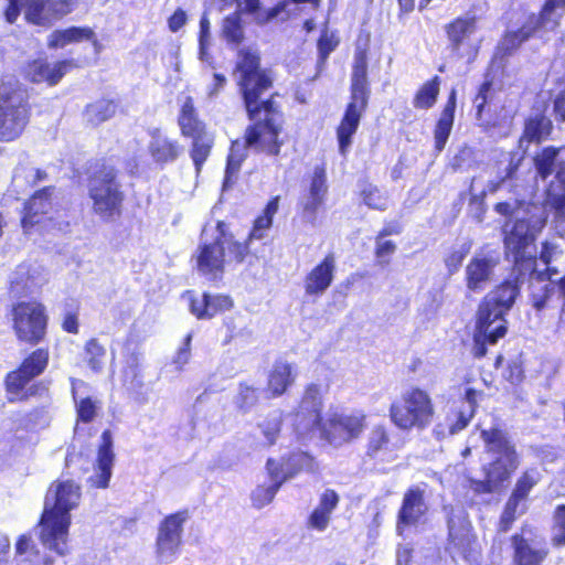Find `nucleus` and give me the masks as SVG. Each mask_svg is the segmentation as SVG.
Returning a JSON list of instances; mask_svg holds the SVG:
<instances>
[{
	"label": "nucleus",
	"mask_w": 565,
	"mask_h": 565,
	"mask_svg": "<svg viewBox=\"0 0 565 565\" xmlns=\"http://www.w3.org/2000/svg\"><path fill=\"white\" fill-rule=\"evenodd\" d=\"M278 490L279 483H271L270 486L258 484L250 494L253 507L262 509L269 504L274 500Z\"/></svg>",
	"instance_id": "3c124183"
},
{
	"label": "nucleus",
	"mask_w": 565,
	"mask_h": 565,
	"mask_svg": "<svg viewBox=\"0 0 565 565\" xmlns=\"http://www.w3.org/2000/svg\"><path fill=\"white\" fill-rule=\"evenodd\" d=\"M429 507L426 502L424 489L418 486L408 487L402 498L397 510L395 530L398 535L426 523Z\"/></svg>",
	"instance_id": "a211bd4d"
},
{
	"label": "nucleus",
	"mask_w": 565,
	"mask_h": 565,
	"mask_svg": "<svg viewBox=\"0 0 565 565\" xmlns=\"http://www.w3.org/2000/svg\"><path fill=\"white\" fill-rule=\"evenodd\" d=\"M495 262L490 257H472L466 266L465 281L470 292H481L491 279Z\"/></svg>",
	"instance_id": "2f4dec72"
},
{
	"label": "nucleus",
	"mask_w": 565,
	"mask_h": 565,
	"mask_svg": "<svg viewBox=\"0 0 565 565\" xmlns=\"http://www.w3.org/2000/svg\"><path fill=\"white\" fill-rule=\"evenodd\" d=\"M535 33V26H531L529 22L515 31L505 32L502 40L504 54H510L519 49L524 42L532 38Z\"/></svg>",
	"instance_id": "79ce46f5"
},
{
	"label": "nucleus",
	"mask_w": 565,
	"mask_h": 565,
	"mask_svg": "<svg viewBox=\"0 0 565 565\" xmlns=\"http://www.w3.org/2000/svg\"><path fill=\"white\" fill-rule=\"evenodd\" d=\"M234 306L228 295L203 292L201 298L191 297L189 301L190 312L199 320L212 319L231 310Z\"/></svg>",
	"instance_id": "c85d7f7f"
},
{
	"label": "nucleus",
	"mask_w": 565,
	"mask_h": 565,
	"mask_svg": "<svg viewBox=\"0 0 565 565\" xmlns=\"http://www.w3.org/2000/svg\"><path fill=\"white\" fill-rule=\"evenodd\" d=\"M513 550L512 565H543L550 551L545 547L536 548L522 533H514L510 537Z\"/></svg>",
	"instance_id": "473e14b6"
},
{
	"label": "nucleus",
	"mask_w": 565,
	"mask_h": 565,
	"mask_svg": "<svg viewBox=\"0 0 565 565\" xmlns=\"http://www.w3.org/2000/svg\"><path fill=\"white\" fill-rule=\"evenodd\" d=\"M394 447L391 441V433L386 425H374L367 434L365 457L372 461H390Z\"/></svg>",
	"instance_id": "7c9ffc66"
},
{
	"label": "nucleus",
	"mask_w": 565,
	"mask_h": 565,
	"mask_svg": "<svg viewBox=\"0 0 565 565\" xmlns=\"http://www.w3.org/2000/svg\"><path fill=\"white\" fill-rule=\"evenodd\" d=\"M436 407L429 392L411 386L394 399L388 408L392 424L403 431L425 430L435 418Z\"/></svg>",
	"instance_id": "6e6552de"
},
{
	"label": "nucleus",
	"mask_w": 565,
	"mask_h": 565,
	"mask_svg": "<svg viewBox=\"0 0 565 565\" xmlns=\"http://www.w3.org/2000/svg\"><path fill=\"white\" fill-rule=\"evenodd\" d=\"M360 196L363 203L372 210L385 211L387 207L385 198L375 185L366 184L361 190Z\"/></svg>",
	"instance_id": "603ef678"
},
{
	"label": "nucleus",
	"mask_w": 565,
	"mask_h": 565,
	"mask_svg": "<svg viewBox=\"0 0 565 565\" xmlns=\"http://www.w3.org/2000/svg\"><path fill=\"white\" fill-rule=\"evenodd\" d=\"M296 377L297 371L291 363L276 360L267 375L266 397L270 399L281 397L295 384Z\"/></svg>",
	"instance_id": "cd10ccee"
},
{
	"label": "nucleus",
	"mask_w": 565,
	"mask_h": 565,
	"mask_svg": "<svg viewBox=\"0 0 565 565\" xmlns=\"http://www.w3.org/2000/svg\"><path fill=\"white\" fill-rule=\"evenodd\" d=\"M61 328L68 334H78L79 332V307L76 306L63 313Z\"/></svg>",
	"instance_id": "13d9d810"
},
{
	"label": "nucleus",
	"mask_w": 565,
	"mask_h": 565,
	"mask_svg": "<svg viewBox=\"0 0 565 565\" xmlns=\"http://www.w3.org/2000/svg\"><path fill=\"white\" fill-rule=\"evenodd\" d=\"M328 193L327 171L324 164L316 166L310 179L308 196L326 200Z\"/></svg>",
	"instance_id": "09e8293b"
},
{
	"label": "nucleus",
	"mask_w": 565,
	"mask_h": 565,
	"mask_svg": "<svg viewBox=\"0 0 565 565\" xmlns=\"http://www.w3.org/2000/svg\"><path fill=\"white\" fill-rule=\"evenodd\" d=\"M340 39L335 32L322 30L317 40L318 62L324 64L330 54L339 46Z\"/></svg>",
	"instance_id": "de8ad7c7"
},
{
	"label": "nucleus",
	"mask_w": 565,
	"mask_h": 565,
	"mask_svg": "<svg viewBox=\"0 0 565 565\" xmlns=\"http://www.w3.org/2000/svg\"><path fill=\"white\" fill-rule=\"evenodd\" d=\"M186 21L188 17L185 11L181 8H178L168 18V28L171 32L175 33L186 24Z\"/></svg>",
	"instance_id": "338daca9"
},
{
	"label": "nucleus",
	"mask_w": 565,
	"mask_h": 565,
	"mask_svg": "<svg viewBox=\"0 0 565 565\" xmlns=\"http://www.w3.org/2000/svg\"><path fill=\"white\" fill-rule=\"evenodd\" d=\"M374 241H375V246H374L373 253H374L375 265H377L382 268L387 267L391 264L393 256L397 250V245L392 239L380 238L376 236H375Z\"/></svg>",
	"instance_id": "c03bdc74"
},
{
	"label": "nucleus",
	"mask_w": 565,
	"mask_h": 565,
	"mask_svg": "<svg viewBox=\"0 0 565 565\" xmlns=\"http://www.w3.org/2000/svg\"><path fill=\"white\" fill-rule=\"evenodd\" d=\"M56 188L45 185L35 190L24 200L20 212V226L24 234H31L35 230H49L56 226L54 212Z\"/></svg>",
	"instance_id": "f8f14e48"
},
{
	"label": "nucleus",
	"mask_w": 565,
	"mask_h": 565,
	"mask_svg": "<svg viewBox=\"0 0 565 565\" xmlns=\"http://www.w3.org/2000/svg\"><path fill=\"white\" fill-rule=\"evenodd\" d=\"M32 116L30 94L17 85L0 95V141L11 142L24 132Z\"/></svg>",
	"instance_id": "9b49d317"
},
{
	"label": "nucleus",
	"mask_w": 565,
	"mask_h": 565,
	"mask_svg": "<svg viewBox=\"0 0 565 565\" xmlns=\"http://www.w3.org/2000/svg\"><path fill=\"white\" fill-rule=\"evenodd\" d=\"M249 241L250 239L247 238V241L245 242H238L235 241L234 236L232 235V238L225 242V244H227L231 260H233L236 264H241L245 260V258L249 254Z\"/></svg>",
	"instance_id": "6e6d98bb"
},
{
	"label": "nucleus",
	"mask_w": 565,
	"mask_h": 565,
	"mask_svg": "<svg viewBox=\"0 0 565 565\" xmlns=\"http://www.w3.org/2000/svg\"><path fill=\"white\" fill-rule=\"evenodd\" d=\"M119 174V170L105 160L93 163L87 173V192L93 212L106 222L117 220L122 214L126 195Z\"/></svg>",
	"instance_id": "0eeeda50"
},
{
	"label": "nucleus",
	"mask_w": 565,
	"mask_h": 565,
	"mask_svg": "<svg viewBox=\"0 0 565 565\" xmlns=\"http://www.w3.org/2000/svg\"><path fill=\"white\" fill-rule=\"evenodd\" d=\"M233 76L249 124L243 139L245 145L258 153L278 157L284 146L281 134L285 114L276 100L278 93H271L275 78L270 68L263 67L258 49L244 46L237 50Z\"/></svg>",
	"instance_id": "f257e3e1"
},
{
	"label": "nucleus",
	"mask_w": 565,
	"mask_h": 565,
	"mask_svg": "<svg viewBox=\"0 0 565 565\" xmlns=\"http://www.w3.org/2000/svg\"><path fill=\"white\" fill-rule=\"evenodd\" d=\"M106 355L107 349L99 338L92 337L85 341L82 351V359L92 372H102Z\"/></svg>",
	"instance_id": "4c0bfd02"
},
{
	"label": "nucleus",
	"mask_w": 565,
	"mask_h": 565,
	"mask_svg": "<svg viewBox=\"0 0 565 565\" xmlns=\"http://www.w3.org/2000/svg\"><path fill=\"white\" fill-rule=\"evenodd\" d=\"M331 520V514L318 509L317 507L312 510L307 520V525L310 529L317 531H324Z\"/></svg>",
	"instance_id": "680f3d73"
},
{
	"label": "nucleus",
	"mask_w": 565,
	"mask_h": 565,
	"mask_svg": "<svg viewBox=\"0 0 565 565\" xmlns=\"http://www.w3.org/2000/svg\"><path fill=\"white\" fill-rule=\"evenodd\" d=\"M475 414L476 413L470 409L467 413L458 412L455 422L449 426V433L455 435L463 430L466 427H468Z\"/></svg>",
	"instance_id": "69168bd1"
},
{
	"label": "nucleus",
	"mask_w": 565,
	"mask_h": 565,
	"mask_svg": "<svg viewBox=\"0 0 565 565\" xmlns=\"http://www.w3.org/2000/svg\"><path fill=\"white\" fill-rule=\"evenodd\" d=\"M323 199H317L308 196L307 200L301 204V216L305 221L310 224H315L317 221L318 212L324 204Z\"/></svg>",
	"instance_id": "4d7b16f0"
},
{
	"label": "nucleus",
	"mask_w": 565,
	"mask_h": 565,
	"mask_svg": "<svg viewBox=\"0 0 565 565\" xmlns=\"http://www.w3.org/2000/svg\"><path fill=\"white\" fill-rule=\"evenodd\" d=\"M90 41L97 43L94 30L89 26H70L53 31L47 38L49 49H62L71 43Z\"/></svg>",
	"instance_id": "f704fd0d"
},
{
	"label": "nucleus",
	"mask_w": 565,
	"mask_h": 565,
	"mask_svg": "<svg viewBox=\"0 0 565 565\" xmlns=\"http://www.w3.org/2000/svg\"><path fill=\"white\" fill-rule=\"evenodd\" d=\"M116 114V104L111 99H98L85 107V116L92 126H98Z\"/></svg>",
	"instance_id": "ea45409f"
},
{
	"label": "nucleus",
	"mask_w": 565,
	"mask_h": 565,
	"mask_svg": "<svg viewBox=\"0 0 565 565\" xmlns=\"http://www.w3.org/2000/svg\"><path fill=\"white\" fill-rule=\"evenodd\" d=\"M217 236L212 242L199 244L192 258L198 273L209 281L222 280L225 273V242L232 238L224 221L216 222Z\"/></svg>",
	"instance_id": "2eb2a0df"
},
{
	"label": "nucleus",
	"mask_w": 565,
	"mask_h": 565,
	"mask_svg": "<svg viewBox=\"0 0 565 565\" xmlns=\"http://www.w3.org/2000/svg\"><path fill=\"white\" fill-rule=\"evenodd\" d=\"M113 446L114 441L110 429L103 430L94 463L95 475L88 479L90 487L96 489H106L109 487L115 461Z\"/></svg>",
	"instance_id": "393cba45"
},
{
	"label": "nucleus",
	"mask_w": 565,
	"mask_h": 565,
	"mask_svg": "<svg viewBox=\"0 0 565 565\" xmlns=\"http://www.w3.org/2000/svg\"><path fill=\"white\" fill-rule=\"evenodd\" d=\"M19 363L3 376L2 385L9 404H21L47 392L42 381H36L49 369L51 352L47 345L32 347Z\"/></svg>",
	"instance_id": "423d86ee"
},
{
	"label": "nucleus",
	"mask_w": 565,
	"mask_h": 565,
	"mask_svg": "<svg viewBox=\"0 0 565 565\" xmlns=\"http://www.w3.org/2000/svg\"><path fill=\"white\" fill-rule=\"evenodd\" d=\"M243 13V9H237L223 19L221 33L230 44L239 45L245 40Z\"/></svg>",
	"instance_id": "58836bf2"
},
{
	"label": "nucleus",
	"mask_w": 565,
	"mask_h": 565,
	"mask_svg": "<svg viewBox=\"0 0 565 565\" xmlns=\"http://www.w3.org/2000/svg\"><path fill=\"white\" fill-rule=\"evenodd\" d=\"M367 426V416L362 411L351 413L334 412L320 427V438L333 447L353 443L362 437Z\"/></svg>",
	"instance_id": "ddd939ff"
},
{
	"label": "nucleus",
	"mask_w": 565,
	"mask_h": 565,
	"mask_svg": "<svg viewBox=\"0 0 565 565\" xmlns=\"http://www.w3.org/2000/svg\"><path fill=\"white\" fill-rule=\"evenodd\" d=\"M551 543L554 547L565 546V504H558L553 511V535Z\"/></svg>",
	"instance_id": "8fccbe9b"
},
{
	"label": "nucleus",
	"mask_w": 565,
	"mask_h": 565,
	"mask_svg": "<svg viewBox=\"0 0 565 565\" xmlns=\"http://www.w3.org/2000/svg\"><path fill=\"white\" fill-rule=\"evenodd\" d=\"M337 270L333 253H328L303 277V290L307 297H320L332 285Z\"/></svg>",
	"instance_id": "b1692460"
},
{
	"label": "nucleus",
	"mask_w": 565,
	"mask_h": 565,
	"mask_svg": "<svg viewBox=\"0 0 565 565\" xmlns=\"http://www.w3.org/2000/svg\"><path fill=\"white\" fill-rule=\"evenodd\" d=\"M477 25L478 18L476 15H459L445 24L444 31L451 53L461 56V51L468 44L471 34L477 31Z\"/></svg>",
	"instance_id": "bb28decb"
},
{
	"label": "nucleus",
	"mask_w": 565,
	"mask_h": 565,
	"mask_svg": "<svg viewBox=\"0 0 565 565\" xmlns=\"http://www.w3.org/2000/svg\"><path fill=\"white\" fill-rule=\"evenodd\" d=\"M519 294V284L505 279L481 299L472 332L473 358H484L488 348L498 344L499 340L507 335L509 327L505 316L513 307Z\"/></svg>",
	"instance_id": "7ed1b4c3"
},
{
	"label": "nucleus",
	"mask_w": 565,
	"mask_h": 565,
	"mask_svg": "<svg viewBox=\"0 0 565 565\" xmlns=\"http://www.w3.org/2000/svg\"><path fill=\"white\" fill-rule=\"evenodd\" d=\"M282 427L280 417H269L259 424L263 436L266 438L265 445L271 447L276 444Z\"/></svg>",
	"instance_id": "864d4df0"
},
{
	"label": "nucleus",
	"mask_w": 565,
	"mask_h": 565,
	"mask_svg": "<svg viewBox=\"0 0 565 565\" xmlns=\"http://www.w3.org/2000/svg\"><path fill=\"white\" fill-rule=\"evenodd\" d=\"M81 488L72 480L58 482L53 502L45 501L39 525L40 540L60 556L68 553L67 540L71 526V511L76 507Z\"/></svg>",
	"instance_id": "39448f33"
},
{
	"label": "nucleus",
	"mask_w": 565,
	"mask_h": 565,
	"mask_svg": "<svg viewBox=\"0 0 565 565\" xmlns=\"http://www.w3.org/2000/svg\"><path fill=\"white\" fill-rule=\"evenodd\" d=\"M491 88H492V81L487 79L480 84L478 92L473 97V104L476 107V116L479 119L482 117L483 110L488 104V94L490 93Z\"/></svg>",
	"instance_id": "bf43d9fd"
},
{
	"label": "nucleus",
	"mask_w": 565,
	"mask_h": 565,
	"mask_svg": "<svg viewBox=\"0 0 565 565\" xmlns=\"http://www.w3.org/2000/svg\"><path fill=\"white\" fill-rule=\"evenodd\" d=\"M78 0H23L24 19L38 26L49 25L54 18L74 11Z\"/></svg>",
	"instance_id": "aec40b11"
},
{
	"label": "nucleus",
	"mask_w": 565,
	"mask_h": 565,
	"mask_svg": "<svg viewBox=\"0 0 565 565\" xmlns=\"http://www.w3.org/2000/svg\"><path fill=\"white\" fill-rule=\"evenodd\" d=\"M259 401V390L250 384H247L246 382H241L238 384V392L235 396V405L236 407L247 413L253 407H255L258 404Z\"/></svg>",
	"instance_id": "37998d69"
},
{
	"label": "nucleus",
	"mask_w": 565,
	"mask_h": 565,
	"mask_svg": "<svg viewBox=\"0 0 565 565\" xmlns=\"http://www.w3.org/2000/svg\"><path fill=\"white\" fill-rule=\"evenodd\" d=\"M557 8H561L557 0H545L539 14L529 18V24L535 26V32L545 28L548 23H552V29L557 28L562 18V14H555Z\"/></svg>",
	"instance_id": "a19ab883"
},
{
	"label": "nucleus",
	"mask_w": 565,
	"mask_h": 565,
	"mask_svg": "<svg viewBox=\"0 0 565 565\" xmlns=\"http://www.w3.org/2000/svg\"><path fill=\"white\" fill-rule=\"evenodd\" d=\"M441 78L438 75L425 81L414 93L412 104L417 110H428L433 108L439 97Z\"/></svg>",
	"instance_id": "c9c22d12"
},
{
	"label": "nucleus",
	"mask_w": 565,
	"mask_h": 565,
	"mask_svg": "<svg viewBox=\"0 0 565 565\" xmlns=\"http://www.w3.org/2000/svg\"><path fill=\"white\" fill-rule=\"evenodd\" d=\"M541 479L542 476L535 468H526L518 476L500 514L498 532L510 531L519 515L525 513L531 492Z\"/></svg>",
	"instance_id": "dca6fc26"
},
{
	"label": "nucleus",
	"mask_w": 565,
	"mask_h": 565,
	"mask_svg": "<svg viewBox=\"0 0 565 565\" xmlns=\"http://www.w3.org/2000/svg\"><path fill=\"white\" fill-rule=\"evenodd\" d=\"M11 330L18 343L36 347L47 338L50 317L38 299L20 300L10 309Z\"/></svg>",
	"instance_id": "1a4fd4ad"
},
{
	"label": "nucleus",
	"mask_w": 565,
	"mask_h": 565,
	"mask_svg": "<svg viewBox=\"0 0 565 565\" xmlns=\"http://www.w3.org/2000/svg\"><path fill=\"white\" fill-rule=\"evenodd\" d=\"M247 149L245 140H233L231 142L230 151L226 158L224 184L233 183L242 168L243 162L247 158Z\"/></svg>",
	"instance_id": "e433bc0d"
},
{
	"label": "nucleus",
	"mask_w": 565,
	"mask_h": 565,
	"mask_svg": "<svg viewBox=\"0 0 565 565\" xmlns=\"http://www.w3.org/2000/svg\"><path fill=\"white\" fill-rule=\"evenodd\" d=\"M469 250L470 245L463 244L461 247L454 248L448 252V254L445 256L444 263L450 274L459 269Z\"/></svg>",
	"instance_id": "5fc2aeb1"
},
{
	"label": "nucleus",
	"mask_w": 565,
	"mask_h": 565,
	"mask_svg": "<svg viewBox=\"0 0 565 565\" xmlns=\"http://www.w3.org/2000/svg\"><path fill=\"white\" fill-rule=\"evenodd\" d=\"M557 154L558 149L548 146L542 150L541 154L534 158L536 171L543 180L547 179L553 173Z\"/></svg>",
	"instance_id": "49530a36"
},
{
	"label": "nucleus",
	"mask_w": 565,
	"mask_h": 565,
	"mask_svg": "<svg viewBox=\"0 0 565 565\" xmlns=\"http://www.w3.org/2000/svg\"><path fill=\"white\" fill-rule=\"evenodd\" d=\"M149 136L148 153L156 164L164 167L177 161L182 154L183 147L179 140L170 138L159 128L151 129Z\"/></svg>",
	"instance_id": "a878e982"
},
{
	"label": "nucleus",
	"mask_w": 565,
	"mask_h": 565,
	"mask_svg": "<svg viewBox=\"0 0 565 565\" xmlns=\"http://www.w3.org/2000/svg\"><path fill=\"white\" fill-rule=\"evenodd\" d=\"M326 390L320 384L309 383L305 386L300 399L294 409V416L300 424L318 429L324 420L323 394Z\"/></svg>",
	"instance_id": "412c9836"
},
{
	"label": "nucleus",
	"mask_w": 565,
	"mask_h": 565,
	"mask_svg": "<svg viewBox=\"0 0 565 565\" xmlns=\"http://www.w3.org/2000/svg\"><path fill=\"white\" fill-rule=\"evenodd\" d=\"M525 362L522 352L504 355L497 354L493 367L501 380L512 386L521 384L525 379Z\"/></svg>",
	"instance_id": "72a5a7b5"
},
{
	"label": "nucleus",
	"mask_w": 565,
	"mask_h": 565,
	"mask_svg": "<svg viewBox=\"0 0 565 565\" xmlns=\"http://www.w3.org/2000/svg\"><path fill=\"white\" fill-rule=\"evenodd\" d=\"M553 115L558 124L565 122V89H562L553 100Z\"/></svg>",
	"instance_id": "774afa93"
},
{
	"label": "nucleus",
	"mask_w": 565,
	"mask_h": 565,
	"mask_svg": "<svg viewBox=\"0 0 565 565\" xmlns=\"http://www.w3.org/2000/svg\"><path fill=\"white\" fill-rule=\"evenodd\" d=\"M554 292V285L547 284L543 287L540 294H534L531 296L532 306L537 311L543 310L546 307L547 301L551 299Z\"/></svg>",
	"instance_id": "0e129e2a"
},
{
	"label": "nucleus",
	"mask_w": 565,
	"mask_h": 565,
	"mask_svg": "<svg viewBox=\"0 0 565 565\" xmlns=\"http://www.w3.org/2000/svg\"><path fill=\"white\" fill-rule=\"evenodd\" d=\"M177 121L181 135L191 140L189 154L193 161L195 172L199 174L211 156L214 147V135L207 129L206 124L200 119L194 99L191 96L184 98Z\"/></svg>",
	"instance_id": "9d476101"
},
{
	"label": "nucleus",
	"mask_w": 565,
	"mask_h": 565,
	"mask_svg": "<svg viewBox=\"0 0 565 565\" xmlns=\"http://www.w3.org/2000/svg\"><path fill=\"white\" fill-rule=\"evenodd\" d=\"M339 500L340 498L333 489H327L320 495L319 504L317 508L329 514H332L333 510L339 504Z\"/></svg>",
	"instance_id": "e2e57ef3"
},
{
	"label": "nucleus",
	"mask_w": 565,
	"mask_h": 565,
	"mask_svg": "<svg viewBox=\"0 0 565 565\" xmlns=\"http://www.w3.org/2000/svg\"><path fill=\"white\" fill-rule=\"evenodd\" d=\"M99 408V401L93 398L92 396L81 398L75 403L76 423H92L96 418Z\"/></svg>",
	"instance_id": "a18cd8bd"
},
{
	"label": "nucleus",
	"mask_w": 565,
	"mask_h": 565,
	"mask_svg": "<svg viewBox=\"0 0 565 565\" xmlns=\"http://www.w3.org/2000/svg\"><path fill=\"white\" fill-rule=\"evenodd\" d=\"M456 108L457 92L456 89H451L433 128L434 151L437 154L444 151L451 135Z\"/></svg>",
	"instance_id": "c756f323"
},
{
	"label": "nucleus",
	"mask_w": 565,
	"mask_h": 565,
	"mask_svg": "<svg viewBox=\"0 0 565 565\" xmlns=\"http://www.w3.org/2000/svg\"><path fill=\"white\" fill-rule=\"evenodd\" d=\"M188 516V511L181 510L166 515L159 523L154 547L161 562H171L180 552L183 525Z\"/></svg>",
	"instance_id": "f3484780"
},
{
	"label": "nucleus",
	"mask_w": 565,
	"mask_h": 565,
	"mask_svg": "<svg viewBox=\"0 0 565 565\" xmlns=\"http://www.w3.org/2000/svg\"><path fill=\"white\" fill-rule=\"evenodd\" d=\"M535 235L530 224L523 220H516L503 237L504 253L511 256L514 267L520 274H532L536 268Z\"/></svg>",
	"instance_id": "4468645a"
},
{
	"label": "nucleus",
	"mask_w": 565,
	"mask_h": 565,
	"mask_svg": "<svg viewBox=\"0 0 565 565\" xmlns=\"http://www.w3.org/2000/svg\"><path fill=\"white\" fill-rule=\"evenodd\" d=\"M273 220L269 216L260 213L253 222L252 230L248 234V239H262L265 237L266 232L271 227Z\"/></svg>",
	"instance_id": "052dcab7"
},
{
	"label": "nucleus",
	"mask_w": 565,
	"mask_h": 565,
	"mask_svg": "<svg viewBox=\"0 0 565 565\" xmlns=\"http://www.w3.org/2000/svg\"><path fill=\"white\" fill-rule=\"evenodd\" d=\"M371 35L363 31L358 35L352 64L350 97L342 117L335 127L339 153L347 157L356 134L362 117L369 108L371 86L367 77V58Z\"/></svg>",
	"instance_id": "20e7f679"
},
{
	"label": "nucleus",
	"mask_w": 565,
	"mask_h": 565,
	"mask_svg": "<svg viewBox=\"0 0 565 565\" xmlns=\"http://www.w3.org/2000/svg\"><path fill=\"white\" fill-rule=\"evenodd\" d=\"M547 104L542 102L532 106V113L525 117L519 142L541 145L552 136L553 121L546 115Z\"/></svg>",
	"instance_id": "5701e85b"
},
{
	"label": "nucleus",
	"mask_w": 565,
	"mask_h": 565,
	"mask_svg": "<svg viewBox=\"0 0 565 565\" xmlns=\"http://www.w3.org/2000/svg\"><path fill=\"white\" fill-rule=\"evenodd\" d=\"M484 451L491 460L481 466L483 478H468V487L475 495L501 492L521 466V455L509 431L500 425L480 430Z\"/></svg>",
	"instance_id": "f03ea898"
},
{
	"label": "nucleus",
	"mask_w": 565,
	"mask_h": 565,
	"mask_svg": "<svg viewBox=\"0 0 565 565\" xmlns=\"http://www.w3.org/2000/svg\"><path fill=\"white\" fill-rule=\"evenodd\" d=\"M78 64L73 58L57 61L52 66L41 58L31 60L24 67L25 78L33 84L46 83L49 86L57 85L61 79Z\"/></svg>",
	"instance_id": "4be33fe9"
},
{
	"label": "nucleus",
	"mask_w": 565,
	"mask_h": 565,
	"mask_svg": "<svg viewBox=\"0 0 565 565\" xmlns=\"http://www.w3.org/2000/svg\"><path fill=\"white\" fill-rule=\"evenodd\" d=\"M317 468L316 458L306 451L294 452L284 458L282 462L274 458H268L266 461L268 477L273 483H279V488L301 471L315 472Z\"/></svg>",
	"instance_id": "6ab92c4d"
}]
</instances>
